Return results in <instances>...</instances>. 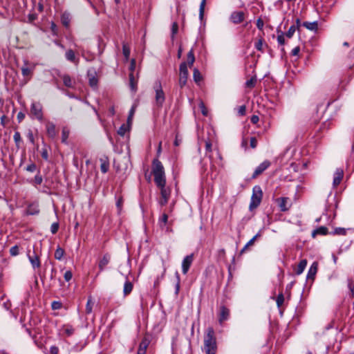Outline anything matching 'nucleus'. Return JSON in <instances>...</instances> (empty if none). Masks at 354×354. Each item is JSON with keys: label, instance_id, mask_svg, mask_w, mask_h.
I'll use <instances>...</instances> for the list:
<instances>
[{"label": "nucleus", "instance_id": "5701e85b", "mask_svg": "<svg viewBox=\"0 0 354 354\" xmlns=\"http://www.w3.org/2000/svg\"><path fill=\"white\" fill-rule=\"evenodd\" d=\"M61 331L67 337H70L73 335L75 329L70 324H64L61 328Z\"/></svg>", "mask_w": 354, "mask_h": 354}, {"label": "nucleus", "instance_id": "09e8293b", "mask_svg": "<svg viewBox=\"0 0 354 354\" xmlns=\"http://www.w3.org/2000/svg\"><path fill=\"white\" fill-rule=\"evenodd\" d=\"M176 275L177 277V282H176V287H175L176 288L175 292H176V295H178L179 290H180V276L178 272L176 273Z\"/></svg>", "mask_w": 354, "mask_h": 354}, {"label": "nucleus", "instance_id": "473e14b6", "mask_svg": "<svg viewBox=\"0 0 354 354\" xmlns=\"http://www.w3.org/2000/svg\"><path fill=\"white\" fill-rule=\"evenodd\" d=\"M193 78L195 82L198 83L202 80L200 71L197 68L194 69Z\"/></svg>", "mask_w": 354, "mask_h": 354}, {"label": "nucleus", "instance_id": "f03ea898", "mask_svg": "<svg viewBox=\"0 0 354 354\" xmlns=\"http://www.w3.org/2000/svg\"><path fill=\"white\" fill-rule=\"evenodd\" d=\"M152 174L157 187L166 185L165 169L162 162L157 158L152 162Z\"/></svg>", "mask_w": 354, "mask_h": 354}, {"label": "nucleus", "instance_id": "4be33fe9", "mask_svg": "<svg viewBox=\"0 0 354 354\" xmlns=\"http://www.w3.org/2000/svg\"><path fill=\"white\" fill-rule=\"evenodd\" d=\"M328 233V228L325 226H320L312 232V236L315 238L317 235H326Z\"/></svg>", "mask_w": 354, "mask_h": 354}, {"label": "nucleus", "instance_id": "69168bd1", "mask_svg": "<svg viewBox=\"0 0 354 354\" xmlns=\"http://www.w3.org/2000/svg\"><path fill=\"white\" fill-rule=\"evenodd\" d=\"M41 157L46 160H48V153L46 149H43L41 151Z\"/></svg>", "mask_w": 354, "mask_h": 354}, {"label": "nucleus", "instance_id": "aec40b11", "mask_svg": "<svg viewBox=\"0 0 354 354\" xmlns=\"http://www.w3.org/2000/svg\"><path fill=\"white\" fill-rule=\"evenodd\" d=\"M149 343H150V340L147 337H145L142 339L141 342L140 343V345H139V347L138 349V352L142 353L145 354L147 347L149 345Z\"/></svg>", "mask_w": 354, "mask_h": 354}, {"label": "nucleus", "instance_id": "49530a36", "mask_svg": "<svg viewBox=\"0 0 354 354\" xmlns=\"http://www.w3.org/2000/svg\"><path fill=\"white\" fill-rule=\"evenodd\" d=\"M58 229H59V223H53L50 226V232L53 234H55L57 232Z\"/></svg>", "mask_w": 354, "mask_h": 354}, {"label": "nucleus", "instance_id": "a19ab883", "mask_svg": "<svg viewBox=\"0 0 354 354\" xmlns=\"http://www.w3.org/2000/svg\"><path fill=\"white\" fill-rule=\"evenodd\" d=\"M206 3V0H202L199 8V17L202 19L204 15V9Z\"/></svg>", "mask_w": 354, "mask_h": 354}, {"label": "nucleus", "instance_id": "c9c22d12", "mask_svg": "<svg viewBox=\"0 0 354 354\" xmlns=\"http://www.w3.org/2000/svg\"><path fill=\"white\" fill-rule=\"evenodd\" d=\"M122 53L125 59H128L130 56V48L126 44L122 45Z\"/></svg>", "mask_w": 354, "mask_h": 354}, {"label": "nucleus", "instance_id": "f3484780", "mask_svg": "<svg viewBox=\"0 0 354 354\" xmlns=\"http://www.w3.org/2000/svg\"><path fill=\"white\" fill-rule=\"evenodd\" d=\"M230 317V310L225 306H222L220 308V312L218 315V321L221 324L223 322L228 319Z\"/></svg>", "mask_w": 354, "mask_h": 354}, {"label": "nucleus", "instance_id": "6e6d98bb", "mask_svg": "<svg viewBox=\"0 0 354 354\" xmlns=\"http://www.w3.org/2000/svg\"><path fill=\"white\" fill-rule=\"evenodd\" d=\"M200 108L201 109V112H202L203 115L205 116H207L208 114V111H207V109H206L205 104L203 102H201L200 104Z\"/></svg>", "mask_w": 354, "mask_h": 354}, {"label": "nucleus", "instance_id": "9d476101", "mask_svg": "<svg viewBox=\"0 0 354 354\" xmlns=\"http://www.w3.org/2000/svg\"><path fill=\"white\" fill-rule=\"evenodd\" d=\"M111 261V255L108 253H106L103 255V257L99 260L98 262V268L99 272L97 274V276L100 274V272L104 270L106 266L110 263Z\"/></svg>", "mask_w": 354, "mask_h": 354}, {"label": "nucleus", "instance_id": "0eeeda50", "mask_svg": "<svg viewBox=\"0 0 354 354\" xmlns=\"http://www.w3.org/2000/svg\"><path fill=\"white\" fill-rule=\"evenodd\" d=\"M156 91V104L158 106L160 107L165 102V93L162 89L160 82H156L154 86Z\"/></svg>", "mask_w": 354, "mask_h": 354}, {"label": "nucleus", "instance_id": "a211bd4d", "mask_svg": "<svg viewBox=\"0 0 354 354\" xmlns=\"http://www.w3.org/2000/svg\"><path fill=\"white\" fill-rule=\"evenodd\" d=\"M28 257L33 269L40 267L41 263L39 257L35 252H33L32 254H28Z\"/></svg>", "mask_w": 354, "mask_h": 354}, {"label": "nucleus", "instance_id": "680f3d73", "mask_svg": "<svg viewBox=\"0 0 354 354\" xmlns=\"http://www.w3.org/2000/svg\"><path fill=\"white\" fill-rule=\"evenodd\" d=\"M50 352L52 354H58L59 353V348L56 346H52L50 348Z\"/></svg>", "mask_w": 354, "mask_h": 354}, {"label": "nucleus", "instance_id": "c03bdc74", "mask_svg": "<svg viewBox=\"0 0 354 354\" xmlns=\"http://www.w3.org/2000/svg\"><path fill=\"white\" fill-rule=\"evenodd\" d=\"M46 130H47V133H54V131L55 130V124L50 122H47Z\"/></svg>", "mask_w": 354, "mask_h": 354}, {"label": "nucleus", "instance_id": "bf43d9fd", "mask_svg": "<svg viewBox=\"0 0 354 354\" xmlns=\"http://www.w3.org/2000/svg\"><path fill=\"white\" fill-rule=\"evenodd\" d=\"M178 29V24L176 22H174L172 24V28H171V32H172L173 35H174L177 33Z\"/></svg>", "mask_w": 354, "mask_h": 354}, {"label": "nucleus", "instance_id": "cd10ccee", "mask_svg": "<svg viewBox=\"0 0 354 354\" xmlns=\"http://www.w3.org/2000/svg\"><path fill=\"white\" fill-rule=\"evenodd\" d=\"M261 234L260 233H257L252 239H251L245 245V246L242 248V250H241L240 252V254H242L245 250L246 249L254 244V241L257 239V237L260 236Z\"/></svg>", "mask_w": 354, "mask_h": 354}, {"label": "nucleus", "instance_id": "7c9ffc66", "mask_svg": "<svg viewBox=\"0 0 354 354\" xmlns=\"http://www.w3.org/2000/svg\"><path fill=\"white\" fill-rule=\"evenodd\" d=\"M205 142V149L207 152H211L212 151V142L209 140H205V139H201L198 138V144L199 145H201L202 142Z\"/></svg>", "mask_w": 354, "mask_h": 354}, {"label": "nucleus", "instance_id": "bb28decb", "mask_svg": "<svg viewBox=\"0 0 354 354\" xmlns=\"http://www.w3.org/2000/svg\"><path fill=\"white\" fill-rule=\"evenodd\" d=\"M166 185H164L163 186H158V187L160 189V194L162 198H169L170 196V189L168 187H166Z\"/></svg>", "mask_w": 354, "mask_h": 354}, {"label": "nucleus", "instance_id": "4d7b16f0", "mask_svg": "<svg viewBox=\"0 0 354 354\" xmlns=\"http://www.w3.org/2000/svg\"><path fill=\"white\" fill-rule=\"evenodd\" d=\"M263 26H264V22L261 19V18H259L257 20V27L259 29V30H262L263 28Z\"/></svg>", "mask_w": 354, "mask_h": 354}, {"label": "nucleus", "instance_id": "4c0bfd02", "mask_svg": "<svg viewBox=\"0 0 354 354\" xmlns=\"http://www.w3.org/2000/svg\"><path fill=\"white\" fill-rule=\"evenodd\" d=\"M296 30V26L295 25H292L289 28L288 30L286 32L285 35L288 38H291L293 36L294 33L295 32Z\"/></svg>", "mask_w": 354, "mask_h": 354}, {"label": "nucleus", "instance_id": "864d4df0", "mask_svg": "<svg viewBox=\"0 0 354 354\" xmlns=\"http://www.w3.org/2000/svg\"><path fill=\"white\" fill-rule=\"evenodd\" d=\"M286 198H283L281 199V202L280 203V207H281V211L284 212L288 209V208L286 207Z\"/></svg>", "mask_w": 354, "mask_h": 354}, {"label": "nucleus", "instance_id": "6e6552de", "mask_svg": "<svg viewBox=\"0 0 354 354\" xmlns=\"http://www.w3.org/2000/svg\"><path fill=\"white\" fill-rule=\"evenodd\" d=\"M194 261V254L187 255L182 261V272L184 274H186Z\"/></svg>", "mask_w": 354, "mask_h": 354}, {"label": "nucleus", "instance_id": "6ab92c4d", "mask_svg": "<svg viewBox=\"0 0 354 354\" xmlns=\"http://www.w3.org/2000/svg\"><path fill=\"white\" fill-rule=\"evenodd\" d=\"M317 269L318 263L317 262H313L308 271L306 276L307 279L313 280L317 272Z\"/></svg>", "mask_w": 354, "mask_h": 354}, {"label": "nucleus", "instance_id": "e2e57ef3", "mask_svg": "<svg viewBox=\"0 0 354 354\" xmlns=\"http://www.w3.org/2000/svg\"><path fill=\"white\" fill-rule=\"evenodd\" d=\"M299 51H300V48H299V46H296L295 48H294L292 50L291 55H293V56H297V55H299Z\"/></svg>", "mask_w": 354, "mask_h": 354}, {"label": "nucleus", "instance_id": "37998d69", "mask_svg": "<svg viewBox=\"0 0 354 354\" xmlns=\"http://www.w3.org/2000/svg\"><path fill=\"white\" fill-rule=\"evenodd\" d=\"M19 249L18 245H15L10 249V254L11 256H13V257L17 256L19 253Z\"/></svg>", "mask_w": 354, "mask_h": 354}, {"label": "nucleus", "instance_id": "0e129e2a", "mask_svg": "<svg viewBox=\"0 0 354 354\" xmlns=\"http://www.w3.org/2000/svg\"><path fill=\"white\" fill-rule=\"evenodd\" d=\"M56 274H57V270H56V269H55V268H53L51 269L50 275V279L51 280L55 279V276H56Z\"/></svg>", "mask_w": 354, "mask_h": 354}, {"label": "nucleus", "instance_id": "20e7f679", "mask_svg": "<svg viewBox=\"0 0 354 354\" xmlns=\"http://www.w3.org/2000/svg\"><path fill=\"white\" fill-rule=\"evenodd\" d=\"M129 134H109V140L115 147H122L124 140L129 139Z\"/></svg>", "mask_w": 354, "mask_h": 354}, {"label": "nucleus", "instance_id": "423d86ee", "mask_svg": "<svg viewBox=\"0 0 354 354\" xmlns=\"http://www.w3.org/2000/svg\"><path fill=\"white\" fill-rule=\"evenodd\" d=\"M188 74L187 64L185 62H183L180 64L179 67L178 84L180 88H183L186 85Z\"/></svg>", "mask_w": 354, "mask_h": 354}, {"label": "nucleus", "instance_id": "13d9d810", "mask_svg": "<svg viewBox=\"0 0 354 354\" xmlns=\"http://www.w3.org/2000/svg\"><path fill=\"white\" fill-rule=\"evenodd\" d=\"M21 73H22V75H23L24 76H27V75H30V74L31 71H30V69L29 68H28V67H23V68H21Z\"/></svg>", "mask_w": 354, "mask_h": 354}, {"label": "nucleus", "instance_id": "338daca9", "mask_svg": "<svg viewBox=\"0 0 354 354\" xmlns=\"http://www.w3.org/2000/svg\"><path fill=\"white\" fill-rule=\"evenodd\" d=\"M169 198H160L159 203L161 206L165 205L168 202Z\"/></svg>", "mask_w": 354, "mask_h": 354}, {"label": "nucleus", "instance_id": "39448f33", "mask_svg": "<svg viewBox=\"0 0 354 354\" xmlns=\"http://www.w3.org/2000/svg\"><path fill=\"white\" fill-rule=\"evenodd\" d=\"M30 115L39 121L43 120V107L39 102H32L30 106Z\"/></svg>", "mask_w": 354, "mask_h": 354}, {"label": "nucleus", "instance_id": "f8f14e48", "mask_svg": "<svg viewBox=\"0 0 354 354\" xmlns=\"http://www.w3.org/2000/svg\"><path fill=\"white\" fill-rule=\"evenodd\" d=\"M230 21L234 24H239L245 19V14L242 11L233 12L230 15Z\"/></svg>", "mask_w": 354, "mask_h": 354}, {"label": "nucleus", "instance_id": "f257e3e1", "mask_svg": "<svg viewBox=\"0 0 354 354\" xmlns=\"http://www.w3.org/2000/svg\"><path fill=\"white\" fill-rule=\"evenodd\" d=\"M218 346L215 332L212 327H208L204 335V351L206 354H216Z\"/></svg>", "mask_w": 354, "mask_h": 354}, {"label": "nucleus", "instance_id": "f704fd0d", "mask_svg": "<svg viewBox=\"0 0 354 354\" xmlns=\"http://www.w3.org/2000/svg\"><path fill=\"white\" fill-rule=\"evenodd\" d=\"M93 306V302L92 301L91 297H89L88 299V301H87V303H86V314H90V313H92Z\"/></svg>", "mask_w": 354, "mask_h": 354}, {"label": "nucleus", "instance_id": "72a5a7b5", "mask_svg": "<svg viewBox=\"0 0 354 354\" xmlns=\"http://www.w3.org/2000/svg\"><path fill=\"white\" fill-rule=\"evenodd\" d=\"M346 233V230L343 227H336L333 232H330V234L333 235H345Z\"/></svg>", "mask_w": 354, "mask_h": 354}, {"label": "nucleus", "instance_id": "b1692460", "mask_svg": "<svg viewBox=\"0 0 354 354\" xmlns=\"http://www.w3.org/2000/svg\"><path fill=\"white\" fill-rule=\"evenodd\" d=\"M306 266H307V260L306 259L301 260L295 270L296 274H297V275L301 274L305 270Z\"/></svg>", "mask_w": 354, "mask_h": 354}, {"label": "nucleus", "instance_id": "ea45409f", "mask_svg": "<svg viewBox=\"0 0 354 354\" xmlns=\"http://www.w3.org/2000/svg\"><path fill=\"white\" fill-rule=\"evenodd\" d=\"M254 46H255V48L257 50L261 51V52H263V39L261 38L257 41H256L255 44H254Z\"/></svg>", "mask_w": 354, "mask_h": 354}, {"label": "nucleus", "instance_id": "a878e982", "mask_svg": "<svg viewBox=\"0 0 354 354\" xmlns=\"http://www.w3.org/2000/svg\"><path fill=\"white\" fill-rule=\"evenodd\" d=\"M302 26H304L308 30H312V31H316L317 30L318 24L317 21H313V22H308V21H304L302 24Z\"/></svg>", "mask_w": 354, "mask_h": 354}, {"label": "nucleus", "instance_id": "c85d7f7f", "mask_svg": "<svg viewBox=\"0 0 354 354\" xmlns=\"http://www.w3.org/2000/svg\"><path fill=\"white\" fill-rule=\"evenodd\" d=\"M195 61V57L194 54L193 49H191L187 53V66L189 65L190 67L193 66Z\"/></svg>", "mask_w": 354, "mask_h": 354}, {"label": "nucleus", "instance_id": "393cba45", "mask_svg": "<svg viewBox=\"0 0 354 354\" xmlns=\"http://www.w3.org/2000/svg\"><path fill=\"white\" fill-rule=\"evenodd\" d=\"M62 80L64 84L68 88H73L75 84V82L71 79V77L68 75H64L62 77Z\"/></svg>", "mask_w": 354, "mask_h": 354}, {"label": "nucleus", "instance_id": "603ef678", "mask_svg": "<svg viewBox=\"0 0 354 354\" xmlns=\"http://www.w3.org/2000/svg\"><path fill=\"white\" fill-rule=\"evenodd\" d=\"M26 169L28 171L34 172L36 170V165L35 163H31L26 167Z\"/></svg>", "mask_w": 354, "mask_h": 354}, {"label": "nucleus", "instance_id": "a18cd8bd", "mask_svg": "<svg viewBox=\"0 0 354 354\" xmlns=\"http://www.w3.org/2000/svg\"><path fill=\"white\" fill-rule=\"evenodd\" d=\"M277 42L279 45H284L285 44V38H284V34L283 32H281L277 36Z\"/></svg>", "mask_w": 354, "mask_h": 354}, {"label": "nucleus", "instance_id": "ddd939ff", "mask_svg": "<svg viewBox=\"0 0 354 354\" xmlns=\"http://www.w3.org/2000/svg\"><path fill=\"white\" fill-rule=\"evenodd\" d=\"M89 85L95 88L97 86L98 80L96 77V71L94 68L89 69L87 73Z\"/></svg>", "mask_w": 354, "mask_h": 354}, {"label": "nucleus", "instance_id": "8fccbe9b", "mask_svg": "<svg viewBox=\"0 0 354 354\" xmlns=\"http://www.w3.org/2000/svg\"><path fill=\"white\" fill-rule=\"evenodd\" d=\"M246 107L245 105H242L239 106L238 108V114L239 115H244L245 114Z\"/></svg>", "mask_w": 354, "mask_h": 354}, {"label": "nucleus", "instance_id": "c756f323", "mask_svg": "<svg viewBox=\"0 0 354 354\" xmlns=\"http://www.w3.org/2000/svg\"><path fill=\"white\" fill-rule=\"evenodd\" d=\"M64 249H62L61 247L59 246H57V249L55 250V258L57 260H62L64 255Z\"/></svg>", "mask_w": 354, "mask_h": 354}, {"label": "nucleus", "instance_id": "58836bf2", "mask_svg": "<svg viewBox=\"0 0 354 354\" xmlns=\"http://www.w3.org/2000/svg\"><path fill=\"white\" fill-rule=\"evenodd\" d=\"M129 81H130V86H131V89L133 91H136V84L134 81V77H133V75L132 73H131L129 74Z\"/></svg>", "mask_w": 354, "mask_h": 354}, {"label": "nucleus", "instance_id": "4468645a", "mask_svg": "<svg viewBox=\"0 0 354 354\" xmlns=\"http://www.w3.org/2000/svg\"><path fill=\"white\" fill-rule=\"evenodd\" d=\"M99 161L100 162V170L103 174H106L109 169L110 166L109 157L103 155L99 158Z\"/></svg>", "mask_w": 354, "mask_h": 354}, {"label": "nucleus", "instance_id": "1a4fd4ad", "mask_svg": "<svg viewBox=\"0 0 354 354\" xmlns=\"http://www.w3.org/2000/svg\"><path fill=\"white\" fill-rule=\"evenodd\" d=\"M135 112V108L133 106L130 111H129V115L127 119V124H123L120 127V129L118 131L117 133H126L127 131H130L131 125V121L132 118Z\"/></svg>", "mask_w": 354, "mask_h": 354}, {"label": "nucleus", "instance_id": "774afa93", "mask_svg": "<svg viewBox=\"0 0 354 354\" xmlns=\"http://www.w3.org/2000/svg\"><path fill=\"white\" fill-rule=\"evenodd\" d=\"M348 287L351 292L353 296H354V284H353L350 281L348 282Z\"/></svg>", "mask_w": 354, "mask_h": 354}, {"label": "nucleus", "instance_id": "9b49d317", "mask_svg": "<svg viewBox=\"0 0 354 354\" xmlns=\"http://www.w3.org/2000/svg\"><path fill=\"white\" fill-rule=\"evenodd\" d=\"M270 166V162L269 160H265L261 162L254 170L252 178H256L258 176L261 174Z\"/></svg>", "mask_w": 354, "mask_h": 354}, {"label": "nucleus", "instance_id": "e433bc0d", "mask_svg": "<svg viewBox=\"0 0 354 354\" xmlns=\"http://www.w3.org/2000/svg\"><path fill=\"white\" fill-rule=\"evenodd\" d=\"M257 82V79L255 77H251L250 80H247L245 82V86L248 88H253L254 87Z\"/></svg>", "mask_w": 354, "mask_h": 354}, {"label": "nucleus", "instance_id": "de8ad7c7", "mask_svg": "<svg viewBox=\"0 0 354 354\" xmlns=\"http://www.w3.org/2000/svg\"><path fill=\"white\" fill-rule=\"evenodd\" d=\"M72 277H73V274H72L71 271L68 270L64 273V278L66 281H71Z\"/></svg>", "mask_w": 354, "mask_h": 354}, {"label": "nucleus", "instance_id": "412c9836", "mask_svg": "<svg viewBox=\"0 0 354 354\" xmlns=\"http://www.w3.org/2000/svg\"><path fill=\"white\" fill-rule=\"evenodd\" d=\"M133 283L129 280L128 277H126V281L124 284L123 288V294L124 296L129 295L133 290Z\"/></svg>", "mask_w": 354, "mask_h": 354}, {"label": "nucleus", "instance_id": "79ce46f5", "mask_svg": "<svg viewBox=\"0 0 354 354\" xmlns=\"http://www.w3.org/2000/svg\"><path fill=\"white\" fill-rule=\"evenodd\" d=\"M284 301V296L283 293H279L277 297L276 303L277 306L279 308L283 304Z\"/></svg>", "mask_w": 354, "mask_h": 354}, {"label": "nucleus", "instance_id": "5fc2aeb1", "mask_svg": "<svg viewBox=\"0 0 354 354\" xmlns=\"http://www.w3.org/2000/svg\"><path fill=\"white\" fill-rule=\"evenodd\" d=\"M34 181L36 185H40L43 181V178L41 175L37 174L35 176Z\"/></svg>", "mask_w": 354, "mask_h": 354}, {"label": "nucleus", "instance_id": "dca6fc26", "mask_svg": "<svg viewBox=\"0 0 354 354\" xmlns=\"http://www.w3.org/2000/svg\"><path fill=\"white\" fill-rule=\"evenodd\" d=\"M66 60L73 63L75 65H78L80 59L77 57L75 52L72 49H68L65 53Z\"/></svg>", "mask_w": 354, "mask_h": 354}, {"label": "nucleus", "instance_id": "052dcab7", "mask_svg": "<svg viewBox=\"0 0 354 354\" xmlns=\"http://www.w3.org/2000/svg\"><path fill=\"white\" fill-rule=\"evenodd\" d=\"M250 145L251 148H252V149H254L257 147V141L255 138H254V137L250 138Z\"/></svg>", "mask_w": 354, "mask_h": 354}, {"label": "nucleus", "instance_id": "3c124183", "mask_svg": "<svg viewBox=\"0 0 354 354\" xmlns=\"http://www.w3.org/2000/svg\"><path fill=\"white\" fill-rule=\"evenodd\" d=\"M168 221V216L167 214L164 213L162 216L160 218V223L166 225Z\"/></svg>", "mask_w": 354, "mask_h": 354}, {"label": "nucleus", "instance_id": "2f4dec72", "mask_svg": "<svg viewBox=\"0 0 354 354\" xmlns=\"http://www.w3.org/2000/svg\"><path fill=\"white\" fill-rule=\"evenodd\" d=\"M62 23L65 27H68L70 24V17L67 13H64L61 17Z\"/></svg>", "mask_w": 354, "mask_h": 354}, {"label": "nucleus", "instance_id": "7ed1b4c3", "mask_svg": "<svg viewBox=\"0 0 354 354\" xmlns=\"http://www.w3.org/2000/svg\"><path fill=\"white\" fill-rule=\"evenodd\" d=\"M263 197V192L259 185H255L252 189V195L250 203V209L257 208L261 203Z\"/></svg>", "mask_w": 354, "mask_h": 354}, {"label": "nucleus", "instance_id": "2eb2a0df", "mask_svg": "<svg viewBox=\"0 0 354 354\" xmlns=\"http://www.w3.org/2000/svg\"><path fill=\"white\" fill-rule=\"evenodd\" d=\"M344 176V170L342 168H337L333 175V185L334 187L338 186L342 180Z\"/></svg>", "mask_w": 354, "mask_h": 354}]
</instances>
